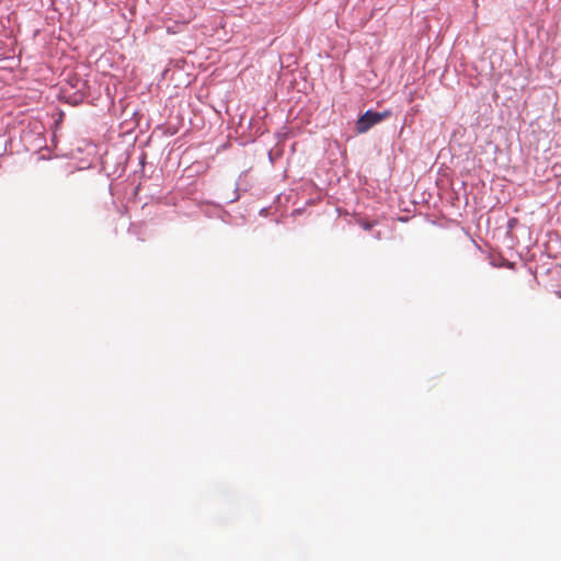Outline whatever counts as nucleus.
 I'll list each match as a JSON object with an SVG mask.
<instances>
[{"label":"nucleus","instance_id":"obj_1","mask_svg":"<svg viewBox=\"0 0 561 561\" xmlns=\"http://www.w3.org/2000/svg\"><path fill=\"white\" fill-rule=\"evenodd\" d=\"M392 115L390 110L383 112L367 111L358 117L356 122V130L359 134L367 133L371 127L389 118Z\"/></svg>","mask_w":561,"mask_h":561}]
</instances>
